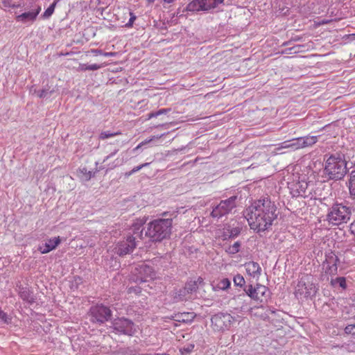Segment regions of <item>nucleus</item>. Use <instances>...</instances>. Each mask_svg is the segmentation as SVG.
<instances>
[{"instance_id": "f257e3e1", "label": "nucleus", "mask_w": 355, "mask_h": 355, "mask_svg": "<svg viewBox=\"0 0 355 355\" xmlns=\"http://www.w3.org/2000/svg\"><path fill=\"white\" fill-rule=\"evenodd\" d=\"M277 216L276 207L268 198L254 201L245 211L250 228L257 232L270 227Z\"/></svg>"}, {"instance_id": "f03ea898", "label": "nucleus", "mask_w": 355, "mask_h": 355, "mask_svg": "<svg viewBox=\"0 0 355 355\" xmlns=\"http://www.w3.org/2000/svg\"><path fill=\"white\" fill-rule=\"evenodd\" d=\"M172 227V218L155 219L148 223L146 236L153 242H161L170 237Z\"/></svg>"}, {"instance_id": "7ed1b4c3", "label": "nucleus", "mask_w": 355, "mask_h": 355, "mask_svg": "<svg viewBox=\"0 0 355 355\" xmlns=\"http://www.w3.org/2000/svg\"><path fill=\"white\" fill-rule=\"evenodd\" d=\"M347 171V161L343 155L336 153L326 159L324 172L329 179L341 180Z\"/></svg>"}, {"instance_id": "20e7f679", "label": "nucleus", "mask_w": 355, "mask_h": 355, "mask_svg": "<svg viewBox=\"0 0 355 355\" xmlns=\"http://www.w3.org/2000/svg\"><path fill=\"white\" fill-rule=\"evenodd\" d=\"M352 209L343 203L336 202L328 210L327 220L331 226L347 223L352 216Z\"/></svg>"}, {"instance_id": "39448f33", "label": "nucleus", "mask_w": 355, "mask_h": 355, "mask_svg": "<svg viewBox=\"0 0 355 355\" xmlns=\"http://www.w3.org/2000/svg\"><path fill=\"white\" fill-rule=\"evenodd\" d=\"M318 291V286L314 282L311 275H302L295 288V295L300 299H308L314 297Z\"/></svg>"}, {"instance_id": "423d86ee", "label": "nucleus", "mask_w": 355, "mask_h": 355, "mask_svg": "<svg viewBox=\"0 0 355 355\" xmlns=\"http://www.w3.org/2000/svg\"><path fill=\"white\" fill-rule=\"evenodd\" d=\"M318 141L317 136H305L294 138L290 140L284 141L277 148V150L282 149H290L291 150H297L304 148L311 147Z\"/></svg>"}, {"instance_id": "0eeeda50", "label": "nucleus", "mask_w": 355, "mask_h": 355, "mask_svg": "<svg viewBox=\"0 0 355 355\" xmlns=\"http://www.w3.org/2000/svg\"><path fill=\"white\" fill-rule=\"evenodd\" d=\"M132 274L135 276L133 281L135 282H147L156 278L153 268L144 263L135 267Z\"/></svg>"}, {"instance_id": "6e6552de", "label": "nucleus", "mask_w": 355, "mask_h": 355, "mask_svg": "<svg viewBox=\"0 0 355 355\" xmlns=\"http://www.w3.org/2000/svg\"><path fill=\"white\" fill-rule=\"evenodd\" d=\"M113 328L115 331L128 336H132L137 332V327L135 323L125 318L115 319L113 322Z\"/></svg>"}, {"instance_id": "1a4fd4ad", "label": "nucleus", "mask_w": 355, "mask_h": 355, "mask_svg": "<svg viewBox=\"0 0 355 355\" xmlns=\"http://www.w3.org/2000/svg\"><path fill=\"white\" fill-rule=\"evenodd\" d=\"M236 196H232L227 200H221L220 202L213 208L211 216L213 218H221L228 214L236 207Z\"/></svg>"}, {"instance_id": "9d476101", "label": "nucleus", "mask_w": 355, "mask_h": 355, "mask_svg": "<svg viewBox=\"0 0 355 355\" xmlns=\"http://www.w3.org/2000/svg\"><path fill=\"white\" fill-rule=\"evenodd\" d=\"M223 1L224 0H193L187 5V10L191 12L208 11Z\"/></svg>"}, {"instance_id": "9b49d317", "label": "nucleus", "mask_w": 355, "mask_h": 355, "mask_svg": "<svg viewBox=\"0 0 355 355\" xmlns=\"http://www.w3.org/2000/svg\"><path fill=\"white\" fill-rule=\"evenodd\" d=\"M234 321V318L228 313L215 315L211 318V324L216 331L228 330Z\"/></svg>"}, {"instance_id": "f8f14e48", "label": "nucleus", "mask_w": 355, "mask_h": 355, "mask_svg": "<svg viewBox=\"0 0 355 355\" xmlns=\"http://www.w3.org/2000/svg\"><path fill=\"white\" fill-rule=\"evenodd\" d=\"M248 295L255 301L263 302L269 297L270 292L264 285L257 284L254 287L250 286L247 291Z\"/></svg>"}, {"instance_id": "ddd939ff", "label": "nucleus", "mask_w": 355, "mask_h": 355, "mask_svg": "<svg viewBox=\"0 0 355 355\" xmlns=\"http://www.w3.org/2000/svg\"><path fill=\"white\" fill-rule=\"evenodd\" d=\"M135 237L128 236L125 240L119 242L115 248V252L119 256H124L131 253L136 248Z\"/></svg>"}, {"instance_id": "4468645a", "label": "nucleus", "mask_w": 355, "mask_h": 355, "mask_svg": "<svg viewBox=\"0 0 355 355\" xmlns=\"http://www.w3.org/2000/svg\"><path fill=\"white\" fill-rule=\"evenodd\" d=\"M42 10L41 6L38 4H34L32 6V9L29 11L24 12L15 17V19L17 22H20L23 24H33L37 19V17Z\"/></svg>"}, {"instance_id": "2eb2a0df", "label": "nucleus", "mask_w": 355, "mask_h": 355, "mask_svg": "<svg viewBox=\"0 0 355 355\" xmlns=\"http://www.w3.org/2000/svg\"><path fill=\"white\" fill-rule=\"evenodd\" d=\"M90 313L94 321L101 323L107 321L112 315L110 309L102 304L92 306L90 309Z\"/></svg>"}, {"instance_id": "dca6fc26", "label": "nucleus", "mask_w": 355, "mask_h": 355, "mask_svg": "<svg viewBox=\"0 0 355 355\" xmlns=\"http://www.w3.org/2000/svg\"><path fill=\"white\" fill-rule=\"evenodd\" d=\"M338 257L333 252L326 255L324 264L326 265L325 272L330 275H335L338 271Z\"/></svg>"}, {"instance_id": "f3484780", "label": "nucleus", "mask_w": 355, "mask_h": 355, "mask_svg": "<svg viewBox=\"0 0 355 355\" xmlns=\"http://www.w3.org/2000/svg\"><path fill=\"white\" fill-rule=\"evenodd\" d=\"M245 269L250 278L258 280L261 275V268L254 261H248L244 264Z\"/></svg>"}, {"instance_id": "a211bd4d", "label": "nucleus", "mask_w": 355, "mask_h": 355, "mask_svg": "<svg viewBox=\"0 0 355 355\" xmlns=\"http://www.w3.org/2000/svg\"><path fill=\"white\" fill-rule=\"evenodd\" d=\"M191 298L192 295L189 293L184 286L180 288L174 295V299L176 301H187Z\"/></svg>"}, {"instance_id": "6ab92c4d", "label": "nucleus", "mask_w": 355, "mask_h": 355, "mask_svg": "<svg viewBox=\"0 0 355 355\" xmlns=\"http://www.w3.org/2000/svg\"><path fill=\"white\" fill-rule=\"evenodd\" d=\"M24 0H2V8L4 10L10 8H18L21 6Z\"/></svg>"}, {"instance_id": "aec40b11", "label": "nucleus", "mask_w": 355, "mask_h": 355, "mask_svg": "<svg viewBox=\"0 0 355 355\" xmlns=\"http://www.w3.org/2000/svg\"><path fill=\"white\" fill-rule=\"evenodd\" d=\"M348 189L350 197L352 199H355V170L352 171L349 174Z\"/></svg>"}, {"instance_id": "412c9836", "label": "nucleus", "mask_w": 355, "mask_h": 355, "mask_svg": "<svg viewBox=\"0 0 355 355\" xmlns=\"http://www.w3.org/2000/svg\"><path fill=\"white\" fill-rule=\"evenodd\" d=\"M202 279L198 278L197 281H189L186 283L184 288L193 295L198 288V284L202 283Z\"/></svg>"}, {"instance_id": "4be33fe9", "label": "nucleus", "mask_w": 355, "mask_h": 355, "mask_svg": "<svg viewBox=\"0 0 355 355\" xmlns=\"http://www.w3.org/2000/svg\"><path fill=\"white\" fill-rule=\"evenodd\" d=\"M107 64H80L78 67V70L81 71H96L98 70Z\"/></svg>"}, {"instance_id": "5701e85b", "label": "nucleus", "mask_w": 355, "mask_h": 355, "mask_svg": "<svg viewBox=\"0 0 355 355\" xmlns=\"http://www.w3.org/2000/svg\"><path fill=\"white\" fill-rule=\"evenodd\" d=\"M176 320L182 322H191L195 315L193 313H182L175 315Z\"/></svg>"}, {"instance_id": "b1692460", "label": "nucleus", "mask_w": 355, "mask_h": 355, "mask_svg": "<svg viewBox=\"0 0 355 355\" xmlns=\"http://www.w3.org/2000/svg\"><path fill=\"white\" fill-rule=\"evenodd\" d=\"M58 1V0H55L53 3L51 4L49 7L44 12V13L42 15V17L43 19H48L53 14Z\"/></svg>"}, {"instance_id": "393cba45", "label": "nucleus", "mask_w": 355, "mask_h": 355, "mask_svg": "<svg viewBox=\"0 0 355 355\" xmlns=\"http://www.w3.org/2000/svg\"><path fill=\"white\" fill-rule=\"evenodd\" d=\"M61 240L60 236L54 237L53 239H49L46 242V245L47 248H51V251L55 250L58 245L60 243Z\"/></svg>"}, {"instance_id": "a878e982", "label": "nucleus", "mask_w": 355, "mask_h": 355, "mask_svg": "<svg viewBox=\"0 0 355 355\" xmlns=\"http://www.w3.org/2000/svg\"><path fill=\"white\" fill-rule=\"evenodd\" d=\"M229 232H230L228 235H218V237L221 238L223 241H225L230 238L236 237L240 234V229L238 227L232 228L231 230L229 229Z\"/></svg>"}, {"instance_id": "bb28decb", "label": "nucleus", "mask_w": 355, "mask_h": 355, "mask_svg": "<svg viewBox=\"0 0 355 355\" xmlns=\"http://www.w3.org/2000/svg\"><path fill=\"white\" fill-rule=\"evenodd\" d=\"M331 284L332 286L338 284L343 289L347 288L346 279L343 277H339L331 279Z\"/></svg>"}, {"instance_id": "cd10ccee", "label": "nucleus", "mask_w": 355, "mask_h": 355, "mask_svg": "<svg viewBox=\"0 0 355 355\" xmlns=\"http://www.w3.org/2000/svg\"><path fill=\"white\" fill-rule=\"evenodd\" d=\"M230 281L227 278H223L220 279L216 286V288L219 290H226L230 286Z\"/></svg>"}, {"instance_id": "c85d7f7f", "label": "nucleus", "mask_w": 355, "mask_h": 355, "mask_svg": "<svg viewBox=\"0 0 355 355\" xmlns=\"http://www.w3.org/2000/svg\"><path fill=\"white\" fill-rule=\"evenodd\" d=\"M241 248V243L239 241L235 242L233 245H230L226 252L230 254H234L239 252Z\"/></svg>"}, {"instance_id": "c756f323", "label": "nucleus", "mask_w": 355, "mask_h": 355, "mask_svg": "<svg viewBox=\"0 0 355 355\" xmlns=\"http://www.w3.org/2000/svg\"><path fill=\"white\" fill-rule=\"evenodd\" d=\"M120 135H121V132H115L111 133L109 131H104L100 134L99 139L104 140V139H106L114 137V136Z\"/></svg>"}, {"instance_id": "7c9ffc66", "label": "nucleus", "mask_w": 355, "mask_h": 355, "mask_svg": "<svg viewBox=\"0 0 355 355\" xmlns=\"http://www.w3.org/2000/svg\"><path fill=\"white\" fill-rule=\"evenodd\" d=\"M194 344L189 343L180 349V352L182 355H186L190 354L194 349Z\"/></svg>"}, {"instance_id": "2f4dec72", "label": "nucleus", "mask_w": 355, "mask_h": 355, "mask_svg": "<svg viewBox=\"0 0 355 355\" xmlns=\"http://www.w3.org/2000/svg\"><path fill=\"white\" fill-rule=\"evenodd\" d=\"M233 281H234V284L235 286H240V287H242L243 286H244V284L245 283L244 277L240 274L236 275L234 277Z\"/></svg>"}, {"instance_id": "473e14b6", "label": "nucleus", "mask_w": 355, "mask_h": 355, "mask_svg": "<svg viewBox=\"0 0 355 355\" xmlns=\"http://www.w3.org/2000/svg\"><path fill=\"white\" fill-rule=\"evenodd\" d=\"M148 103L149 101L148 100L143 99L137 103V107H138L141 112H145L148 110Z\"/></svg>"}, {"instance_id": "72a5a7b5", "label": "nucleus", "mask_w": 355, "mask_h": 355, "mask_svg": "<svg viewBox=\"0 0 355 355\" xmlns=\"http://www.w3.org/2000/svg\"><path fill=\"white\" fill-rule=\"evenodd\" d=\"M162 136H164V134L163 135H157V136H153L151 137L150 139H145L144 141H141L137 147L135 149H139L140 148L141 146H144V145H146L148 144V143L151 142L152 141L155 140V139H160Z\"/></svg>"}, {"instance_id": "f704fd0d", "label": "nucleus", "mask_w": 355, "mask_h": 355, "mask_svg": "<svg viewBox=\"0 0 355 355\" xmlns=\"http://www.w3.org/2000/svg\"><path fill=\"white\" fill-rule=\"evenodd\" d=\"M345 334L351 335L355 338V324H348L347 327H345Z\"/></svg>"}, {"instance_id": "c9c22d12", "label": "nucleus", "mask_w": 355, "mask_h": 355, "mask_svg": "<svg viewBox=\"0 0 355 355\" xmlns=\"http://www.w3.org/2000/svg\"><path fill=\"white\" fill-rule=\"evenodd\" d=\"M141 292V288L139 286H131L128 289V294H135L136 295L140 294Z\"/></svg>"}, {"instance_id": "e433bc0d", "label": "nucleus", "mask_w": 355, "mask_h": 355, "mask_svg": "<svg viewBox=\"0 0 355 355\" xmlns=\"http://www.w3.org/2000/svg\"><path fill=\"white\" fill-rule=\"evenodd\" d=\"M148 164H149L148 163H144V164H141V165H139V166H135V168H133L132 169V171H130L127 175H132L133 173H136V172L139 171V170H141L142 168H144V167H145V166H148Z\"/></svg>"}, {"instance_id": "4c0bfd02", "label": "nucleus", "mask_w": 355, "mask_h": 355, "mask_svg": "<svg viewBox=\"0 0 355 355\" xmlns=\"http://www.w3.org/2000/svg\"><path fill=\"white\" fill-rule=\"evenodd\" d=\"M38 250L42 254H46V253L51 252V248H47V246L46 245V243H45L44 244L41 245L38 247Z\"/></svg>"}, {"instance_id": "58836bf2", "label": "nucleus", "mask_w": 355, "mask_h": 355, "mask_svg": "<svg viewBox=\"0 0 355 355\" xmlns=\"http://www.w3.org/2000/svg\"><path fill=\"white\" fill-rule=\"evenodd\" d=\"M144 223V221L143 220L137 219L136 222H135L132 225V227H134L135 230H139Z\"/></svg>"}, {"instance_id": "ea45409f", "label": "nucleus", "mask_w": 355, "mask_h": 355, "mask_svg": "<svg viewBox=\"0 0 355 355\" xmlns=\"http://www.w3.org/2000/svg\"><path fill=\"white\" fill-rule=\"evenodd\" d=\"M349 232L355 237V219L349 224Z\"/></svg>"}, {"instance_id": "a19ab883", "label": "nucleus", "mask_w": 355, "mask_h": 355, "mask_svg": "<svg viewBox=\"0 0 355 355\" xmlns=\"http://www.w3.org/2000/svg\"><path fill=\"white\" fill-rule=\"evenodd\" d=\"M130 18L129 19V21L126 24V26L131 27L136 19L135 15L132 12H130Z\"/></svg>"}, {"instance_id": "79ce46f5", "label": "nucleus", "mask_w": 355, "mask_h": 355, "mask_svg": "<svg viewBox=\"0 0 355 355\" xmlns=\"http://www.w3.org/2000/svg\"><path fill=\"white\" fill-rule=\"evenodd\" d=\"M159 115H158L157 111V112H150V113L147 114L146 119V120H150V119H151L153 118H155V117H157Z\"/></svg>"}, {"instance_id": "37998d69", "label": "nucleus", "mask_w": 355, "mask_h": 355, "mask_svg": "<svg viewBox=\"0 0 355 355\" xmlns=\"http://www.w3.org/2000/svg\"><path fill=\"white\" fill-rule=\"evenodd\" d=\"M88 53H89V51ZM90 53H92L94 55H96V56L99 55H103V52L99 49H91Z\"/></svg>"}, {"instance_id": "c03bdc74", "label": "nucleus", "mask_w": 355, "mask_h": 355, "mask_svg": "<svg viewBox=\"0 0 355 355\" xmlns=\"http://www.w3.org/2000/svg\"><path fill=\"white\" fill-rule=\"evenodd\" d=\"M169 112H171L170 108H163V109H160L157 111L159 116L162 115V114H168Z\"/></svg>"}, {"instance_id": "a18cd8bd", "label": "nucleus", "mask_w": 355, "mask_h": 355, "mask_svg": "<svg viewBox=\"0 0 355 355\" xmlns=\"http://www.w3.org/2000/svg\"><path fill=\"white\" fill-rule=\"evenodd\" d=\"M117 54L116 52H105L103 53V55L105 57H111L114 56Z\"/></svg>"}, {"instance_id": "49530a36", "label": "nucleus", "mask_w": 355, "mask_h": 355, "mask_svg": "<svg viewBox=\"0 0 355 355\" xmlns=\"http://www.w3.org/2000/svg\"><path fill=\"white\" fill-rule=\"evenodd\" d=\"M229 232V229H223V232L221 235H228Z\"/></svg>"}, {"instance_id": "de8ad7c7", "label": "nucleus", "mask_w": 355, "mask_h": 355, "mask_svg": "<svg viewBox=\"0 0 355 355\" xmlns=\"http://www.w3.org/2000/svg\"><path fill=\"white\" fill-rule=\"evenodd\" d=\"M175 0H164V2L166 3H171L174 2Z\"/></svg>"}, {"instance_id": "09e8293b", "label": "nucleus", "mask_w": 355, "mask_h": 355, "mask_svg": "<svg viewBox=\"0 0 355 355\" xmlns=\"http://www.w3.org/2000/svg\"><path fill=\"white\" fill-rule=\"evenodd\" d=\"M168 214V212H164L162 213V216H164V217H166Z\"/></svg>"}, {"instance_id": "8fccbe9b", "label": "nucleus", "mask_w": 355, "mask_h": 355, "mask_svg": "<svg viewBox=\"0 0 355 355\" xmlns=\"http://www.w3.org/2000/svg\"><path fill=\"white\" fill-rule=\"evenodd\" d=\"M149 3H153L155 0H147Z\"/></svg>"}]
</instances>
